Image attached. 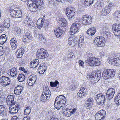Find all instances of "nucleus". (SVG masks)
<instances>
[{
    "label": "nucleus",
    "instance_id": "obj_1",
    "mask_svg": "<svg viewBox=\"0 0 120 120\" xmlns=\"http://www.w3.org/2000/svg\"><path fill=\"white\" fill-rule=\"evenodd\" d=\"M66 100L65 97L63 95L58 96L56 98L55 101L54 102V106L55 108L58 110L60 109L63 107L62 111H65V108L63 107L64 104L66 103Z\"/></svg>",
    "mask_w": 120,
    "mask_h": 120
},
{
    "label": "nucleus",
    "instance_id": "obj_2",
    "mask_svg": "<svg viewBox=\"0 0 120 120\" xmlns=\"http://www.w3.org/2000/svg\"><path fill=\"white\" fill-rule=\"evenodd\" d=\"M93 55L92 53H89L87 56V61L89 64L93 66H98L100 64V61L98 58L93 57Z\"/></svg>",
    "mask_w": 120,
    "mask_h": 120
},
{
    "label": "nucleus",
    "instance_id": "obj_3",
    "mask_svg": "<svg viewBox=\"0 0 120 120\" xmlns=\"http://www.w3.org/2000/svg\"><path fill=\"white\" fill-rule=\"evenodd\" d=\"M109 63L112 65H117L120 64V54H113L109 57Z\"/></svg>",
    "mask_w": 120,
    "mask_h": 120
},
{
    "label": "nucleus",
    "instance_id": "obj_4",
    "mask_svg": "<svg viewBox=\"0 0 120 120\" xmlns=\"http://www.w3.org/2000/svg\"><path fill=\"white\" fill-rule=\"evenodd\" d=\"M42 0H37L34 1L32 5L29 7V8L30 10L32 12H35L37 11L38 9H39L42 6Z\"/></svg>",
    "mask_w": 120,
    "mask_h": 120
},
{
    "label": "nucleus",
    "instance_id": "obj_5",
    "mask_svg": "<svg viewBox=\"0 0 120 120\" xmlns=\"http://www.w3.org/2000/svg\"><path fill=\"white\" fill-rule=\"evenodd\" d=\"M10 14L11 16L13 18H18L22 16V12L19 9L14 6H11L10 8Z\"/></svg>",
    "mask_w": 120,
    "mask_h": 120
},
{
    "label": "nucleus",
    "instance_id": "obj_6",
    "mask_svg": "<svg viewBox=\"0 0 120 120\" xmlns=\"http://www.w3.org/2000/svg\"><path fill=\"white\" fill-rule=\"evenodd\" d=\"M105 42V39L102 36H98L95 38L94 41V44L98 47L104 46Z\"/></svg>",
    "mask_w": 120,
    "mask_h": 120
},
{
    "label": "nucleus",
    "instance_id": "obj_7",
    "mask_svg": "<svg viewBox=\"0 0 120 120\" xmlns=\"http://www.w3.org/2000/svg\"><path fill=\"white\" fill-rule=\"evenodd\" d=\"M115 71L113 69L105 70L102 74V76L105 79H107L113 77L115 74Z\"/></svg>",
    "mask_w": 120,
    "mask_h": 120
},
{
    "label": "nucleus",
    "instance_id": "obj_8",
    "mask_svg": "<svg viewBox=\"0 0 120 120\" xmlns=\"http://www.w3.org/2000/svg\"><path fill=\"white\" fill-rule=\"evenodd\" d=\"M49 54L47 50L42 48L38 50L37 52V56L40 59H44L48 57Z\"/></svg>",
    "mask_w": 120,
    "mask_h": 120
},
{
    "label": "nucleus",
    "instance_id": "obj_9",
    "mask_svg": "<svg viewBox=\"0 0 120 120\" xmlns=\"http://www.w3.org/2000/svg\"><path fill=\"white\" fill-rule=\"evenodd\" d=\"M49 24V21L45 19L39 18L37 21V25L38 28L40 29L43 26V25H45V26H47V28Z\"/></svg>",
    "mask_w": 120,
    "mask_h": 120
},
{
    "label": "nucleus",
    "instance_id": "obj_10",
    "mask_svg": "<svg viewBox=\"0 0 120 120\" xmlns=\"http://www.w3.org/2000/svg\"><path fill=\"white\" fill-rule=\"evenodd\" d=\"M96 100L98 104L102 105L105 102V96L101 94H98L96 96Z\"/></svg>",
    "mask_w": 120,
    "mask_h": 120
},
{
    "label": "nucleus",
    "instance_id": "obj_11",
    "mask_svg": "<svg viewBox=\"0 0 120 120\" xmlns=\"http://www.w3.org/2000/svg\"><path fill=\"white\" fill-rule=\"evenodd\" d=\"M66 15L69 19H74L76 14L75 9L73 7L68 8L66 9Z\"/></svg>",
    "mask_w": 120,
    "mask_h": 120
},
{
    "label": "nucleus",
    "instance_id": "obj_12",
    "mask_svg": "<svg viewBox=\"0 0 120 120\" xmlns=\"http://www.w3.org/2000/svg\"><path fill=\"white\" fill-rule=\"evenodd\" d=\"M101 33L102 35L108 37H109L111 35L109 30L106 26V24L105 23L103 24V26L101 27Z\"/></svg>",
    "mask_w": 120,
    "mask_h": 120
},
{
    "label": "nucleus",
    "instance_id": "obj_13",
    "mask_svg": "<svg viewBox=\"0 0 120 120\" xmlns=\"http://www.w3.org/2000/svg\"><path fill=\"white\" fill-rule=\"evenodd\" d=\"M81 19L82 23L84 25H89L92 22V18L89 15H83Z\"/></svg>",
    "mask_w": 120,
    "mask_h": 120
},
{
    "label": "nucleus",
    "instance_id": "obj_14",
    "mask_svg": "<svg viewBox=\"0 0 120 120\" xmlns=\"http://www.w3.org/2000/svg\"><path fill=\"white\" fill-rule=\"evenodd\" d=\"M79 25L75 22L72 24L70 28V34L71 35H73L76 33L78 31L79 28Z\"/></svg>",
    "mask_w": 120,
    "mask_h": 120
},
{
    "label": "nucleus",
    "instance_id": "obj_15",
    "mask_svg": "<svg viewBox=\"0 0 120 120\" xmlns=\"http://www.w3.org/2000/svg\"><path fill=\"white\" fill-rule=\"evenodd\" d=\"M106 115L105 111L103 110L99 111L95 115V118L97 120H103L105 118Z\"/></svg>",
    "mask_w": 120,
    "mask_h": 120
},
{
    "label": "nucleus",
    "instance_id": "obj_16",
    "mask_svg": "<svg viewBox=\"0 0 120 120\" xmlns=\"http://www.w3.org/2000/svg\"><path fill=\"white\" fill-rule=\"evenodd\" d=\"M115 90L114 88L109 89L107 91L105 96L108 100L112 99L115 93Z\"/></svg>",
    "mask_w": 120,
    "mask_h": 120
},
{
    "label": "nucleus",
    "instance_id": "obj_17",
    "mask_svg": "<svg viewBox=\"0 0 120 120\" xmlns=\"http://www.w3.org/2000/svg\"><path fill=\"white\" fill-rule=\"evenodd\" d=\"M36 80V76L35 75H31L27 80V83L30 86L33 85L35 83Z\"/></svg>",
    "mask_w": 120,
    "mask_h": 120
},
{
    "label": "nucleus",
    "instance_id": "obj_18",
    "mask_svg": "<svg viewBox=\"0 0 120 120\" xmlns=\"http://www.w3.org/2000/svg\"><path fill=\"white\" fill-rule=\"evenodd\" d=\"M0 80L4 85L7 86L10 83V80L8 77L5 76L1 77L0 78Z\"/></svg>",
    "mask_w": 120,
    "mask_h": 120
},
{
    "label": "nucleus",
    "instance_id": "obj_19",
    "mask_svg": "<svg viewBox=\"0 0 120 120\" xmlns=\"http://www.w3.org/2000/svg\"><path fill=\"white\" fill-rule=\"evenodd\" d=\"M101 72L99 70H97L96 71H93L91 73L90 77L92 78L97 77L96 79L98 81L101 77Z\"/></svg>",
    "mask_w": 120,
    "mask_h": 120
},
{
    "label": "nucleus",
    "instance_id": "obj_20",
    "mask_svg": "<svg viewBox=\"0 0 120 120\" xmlns=\"http://www.w3.org/2000/svg\"><path fill=\"white\" fill-rule=\"evenodd\" d=\"M94 101L93 99L90 98H88L85 102V107L87 109H89L91 108L93 105Z\"/></svg>",
    "mask_w": 120,
    "mask_h": 120
},
{
    "label": "nucleus",
    "instance_id": "obj_21",
    "mask_svg": "<svg viewBox=\"0 0 120 120\" xmlns=\"http://www.w3.org/2000/svg\"><path fill=\"white\" fill-rule=\"evenodd\" d=\"M23 87L22 86L18 85L14 89V93L16 95H20L22 90Z\"/></svg>",
    "mask_w": 120,
    "mask_h": 120
},
{
    "label": "nucleus",
    "instance_id": "obj_22",
    "mask_svg": "<svg viewBox=\"0 0 120 120\" xmlns=\"http://www.w3.org/2000/svg\"><path fill=\"white\" fill-rule=\"evenodd\" d=\"M46 66L43 64H42L39 66L38 70V71L40 74H43L46 70Z\"/></svg>",
    "mask_w": 120,
    "mask_h": 120
},
{
    "label": "nucleus",
    "instance_id": "obj_23",
    "mask_svg": "<svg viewBox=\"0 0 120 120\" xmlns=\"http://www.w3.org/2000/svg\"><path fill=\"white\" fill-rule=\"evenodd\" d=\"M7 112L4 105H0V116H5L7 114Z\"/></svg>",
    "mask_w": 120,
    "mask_h": 120
},
{
    "label": "nucleus",
    "instance_id": "obj_24",
    "mask_svg": "<svg viewBox=\"0 0 120 120\" xmlns=\"http://www.w3.org/2000/svg\"><path fill=\"white\" fill-rule=\"evenodd\" d=\"M32 36L30 33L27 32L25 33L24 36L23 41L25 42H28L31 39Z\"/></svg>",
    "mask_w": 120,
    "mask_h": 120
},
{
    "label": "nucleus",
    "instance_id": "obj_25",
    "mask_svg": "<svg viewBox=\"0 0 120 120\" xmlns=\"http://www.w3.org/2000/svg\"><path fill=\"white\" fill-rule=\"evenodd\" d=\"M42 93L44 95L46 94H48V96H47V97L48 98V99H49L50 98L51 93L50 90L49 89V88L47 86H45L43 87V92H42Z\"/></svg>",
    "mask_w": 120,
    "mask_h": 120
},
{
    "label": "nucleus",
    "instance_id": "obj_26",
    "mask_svg": "<svg viewBox=\"0 0 120 120\" xmlns=\"http://www.w3.org/2000/svg\"><path fill=\"white\" fill-rule=\"evenodd\" d=\"M19 109L10 105L9 108V113L12 115L16 114L18 112Z\"/></svg>",
    "mask_w": 120,
    "mask_h": 120
},
{
    "label": "nucleus",
    "instance_id": "obj_27",
    "mask_svg": "<svg viewBox=\"0 0 120 120\" xmlns=\"http://www.w3.org/2000/svg\"><path fill=\"white\" fill-rule=\"evenodd\" d=\"M86 37L83 36V35H80L79 39L78 42V47H81L84 41V39H86Z\"/></svg>",
    "mask_w": 120,
    "mask_h": 120
},
{
    "label": "nucleus",
    "instance_id": "obj_28",
    "mask_svg": "<svg viewBox=\"0 0 120 120\" xmlns=\"http://www.w3.org/2000/svg\"><path fill=\"white\" fill-rule=\"evenodd\" d=\"M8 73H10L11 76L13 77H15L16 76L17 71L16 69L15 68H11L9 71L8 72Z\"/></svg>",
    "mask_w": 120,
    "mask_h": 120
},
{
    "label": "nucleus",
    "instance_id": "obj_29",
    "mask_svg": "<svg viewBox=\"0 0 120 120\" xmlns=\"http://www.w3.org/2000/svg\"><path fill=\"white\" fill-rule=\"evenodd\" d=\"M54 32L57 38L61 36L62 34V31L59 28H56L54 30Z\"/></svg>",
    "mask_w": 120,
    "mask_h": 120
},
{
    "label": "nucleus",
    "instance_id": "obj_30",
    "mask_svg": "<svg viewBox=\"0 0 120 120\" xmlns=\"http://www.w3.org/2000/svg\"><path fill=\"white\" fill-rule=\"evenodd\" d=\"M95 29L94 28H92L87 30L86 33L89 36H92L95 34Z\"/></svg>",
    "mask_w": 120,
    "mask_h": 120
},
{
    "label": "nucleus",
    "instance_id": "obj_31",
    "mask_svg": "<svg viewBox=\"0 0 120 120\" xmlns=\"http://www.w3.org/2000/svg\"><path fill=\"white\" fill-rule=\"evenodd\" d=\"M7 41L6 35L4 34L1 35L0 36V44H3Z\"/></svg>",
    "mask_w": 120,
    "mask_h": 120
},
{
    "label": "nucleus",
    "instance_id": "obj_32",
    "mask_svg": "<svg viewBox=\"0 0 120 120\" xmlns=\"http://www.w3.org/2000/svg\"><path fill=\"white\" fill-rule=\"evenodd\" d=\"M113 7L112 3H111L109 4L108 6L105 7L104 8L108 14L110 12L111 9L113 8Z\"/></svg>",
    "mask_w": 120,
    "mask_h": 120
},
{
    "label": "nucleus",
    "instance_id": "obj_33",
    "mask_svg": "<svg viewBox=\"0 0 120 120\" xmlns=\"http://www.w3.org/2000/svg\"><path fill=\"white\" fill-rule=\"evenodd\" d=\"M14 97L13 95H8L6 98L7 102L9 103H13L14 102Z\"/></svg>",
    "mask_w": 120,
    "mask_h": 120
},
{
    "label": "nucleus",
    "instance_id": "obj_34",
    "mask_svg": "<svg viewBox=\"0 0 120 120\" xmlns=\"http://www.w3.org/2000/svg\"><path fill=\"white\" fill-rule=\"evenodd\" d=\"M10 22L9 20L7 19L4 20V21L3 24V26L4 27L6 28H9L10 26Z\"/></svg>",
    "mask_w": 120,
    "mask_h": 120
},
{
    "label": "nucleus",
    "instance_id": "obj_35",
    "mask_svg": "<svg viewBox=\"0 0 120 120\" xmlns=\"http://www.w3.org/2000/svg\"><path fill=\"white\" fill-rule=\"evenodd\" d=\"M103 2L102 0H98L94 6L96 8H97L101 7L103 4Z\"/></svg>",
    "mask_w": 120,
    "mask_h": 120
},
{
    "label": "nucleus",
    "instance_id": "obj_36",
    "mask_svg": "<svg viewBox=\"0 0 120 120\" xmlns=\"http://www.w3.org/2000/svg\"><path fill=\"white\" fill-rule=\"evenodd\" d=\"M86 95V93L82 92L81 91L79 90L77 94V97L78 98H82L85 96Z\"/></svg>",
    "mask_w": 120,
    "mask_h": 120
},
{
    "label": "nucleus",
    "instance_id": "obj_37",
    "mask_svg": "<svg viewBox=\"0 0 120 120\" xmlns=\"http://www.w3.org/2000/svg\"><path fill=\"white\" fill-rule=\"evenodd\" d=\"M11 104V106H13V107H15V108H17L18 109H20V104L18 102L14 101Z\"/></svg>",
    "mask_w": 120,
    "mask_h": 120
},
{
    "label": "nucleus",
    "instance_id": "obj_38",
    "mask_svg": "<svg viewBox=\"0 0 120 120\" xmlns=\"http://www.w3.org/2000/svg\"><path fill=\"white\" fill-rule=\"evenodd\" d=\"M25 78L24 75L23 74H21L19 75L18 79L19 82H21L24 80Z\"/></svg>",
    "mask_w": 120,
    "mask_h": 120
},
{
    "label": "nucleus",
    "instance_id": "obj_39",
    "mask_svg": "<svg viewBox=\"0 0 120 120\" xmlns=\"http://www.w3.org/2000/svg\"><path fill=\"white\" fill-rule=\"evenodd\" d=\"M48 98L46 97L45 95L42 93L40 97V100L42 102H44L46 101L47 100H48L49 99H48Z\"/></svg>",
    "mask_w": 120,
    "mask_h": 120
},
{
    "label": "nucleus",
    "instance_id": "obj_40",
    "mask_svg": "<svg viewBox=\"0 0 120 120\" xmlns=\"http://www.w3.org/2000/svg\"><path fill=\"white\" fill-rule=\"evenodd\" d=\"M94 0H86L84 2L85 5V6H89L91 4H92Z\"/></svg>",
    "mask_w": 120,
    "mask_h": 120
},
{
    "label": "nucleus",
    "instance_id": "obj_41",
    "mask_svg": "<svg viewBox=\"0 0 120 120\" xmlns=\"http://www.w3.org/2000/svg\"><path fill=\"white\" fill-rule=\"evenodd\" d=\"M31 109L29 107H27L25 108L24 114L25 115H28L30 113Z\"/></svg>",
    "mask_w": 120,
    "mask_h": 120
},
{
    "label": "nucleus",
    "instance_id": "obj_42",
    "mask_svg": "<svg viewBox=\"0 0 120 120\" xmlns=\"http://www.w3.org/2000/svg\"><path fill=\"white\" fill-rule=\"evenodd\" d=\"M113 33L115 36H118V37H120V29L112 30Z\"/></svg>",
    "mask_w": 120,
    "mask_h": 120
},
{
    "label": "nucleus",
    "instance_id": "obj_43",
    "mask_svg": "<svg viewBox=\"0 0 120 120\" xmlns=\"http://www.w3.org/2000/svg\"><path fill=\"white\" fill-rule=\"evenodd\" d=\"M28 26L31 29H34L36 27L34 23L32 20H30L28 24Z\"/></svg>",
    "mask_w": 120,
    "mask_h": 120
},
{
    "label": "nucleus",
    "instance_id": "obj_44",
    "mask_svg": "<svg viewBox=\"0 0 120 120\" xmlns=\"http://www.w3.org/2000/svg\"><path fill=\"white\" fill-rule=\"evenodd\" d=\"M112 30L120 29V24L116 23L113 24L112 26Z\"/></svg>",
    "mask_w": 120,
    "mask_h": 120
},
{
    "label": "nucleus",
    "instance_id": "obj_45",
    "mask_svg": "<svg viewBox=\"0 0 120 120\" xmlns=\"http://www.w3.org/2000/svg\"><path fill=\"white\" fill-rule=\"evenodd\" d=\"M50 85L51 87L56 86L57 84H59V82L57 80H56L55 82H50Z\"/></svg>",
    "mask_w": 120,
    "mask_h": 120
},
{
    "label": "nucleus",
    "instance_id": "obj_46",
    "mask_svg": "<svg viewBox=\"0 0 120 120\" xmlns=\"http://www.w3.org/2000/svg\"><path fill=\"white\" fill-rule=\"evenodd\" d=\"M60 21V22H61V24L62 26H64L66 25L67 21L64 18H61Z\"/></svg>",
    "mask_w": 120,
    "mask_h": 120
},
{
    "label": "nucleus",
    "instance_id": "obj_47",
    "mask_svg": "<svg viewBox=\"0 0 120 120\" xmlns=\"http://www.w3.org/2000/svg\"><path fill=\"white\" fill-rule=\"evenodd\" d=\"M43 35V34H39V40H40L41 41L44 42L45 41L46 39L45 38H44Z\"/></svg>",
    "mask_w": 120,
    "mask_h": 120
},
{
    "label": "nucleus",
    "instance_id": "obj_48",
    "mask_svg": "<svg viewBox=\"0 0 120 120\" xmlns=\"http://www.w3.org/2000/svg\"><path fill=\"white\" fill-rule=\"evenodd\" d=\"M34 67L35 68L38 66L39 63V60L38 59H36L34 60Z\"/></svg>",
    "mask_w": 120,
    "mask_h": 120
},
{
    "label": "nucleus",
    "instance_id": "obj_49",
    "mask_svg": "<svg viewBox=\"0 0 120 120\" xmlns=\"http://www.w3.org/2000/svg\"><path fill=\"white\" fill-rule=\"evenodd\" d=\"M63 114L67 117L70 116L71 115L70 111H69L68 112L66 111L63 112Z\"/></svg>",
    "mask_w": 120,
    "mask_h": 120
},
{
    "label": "nucleus",
    "instance_id": "obj_50",
    "mask_svg": "<svg viewBox=\"0 0 120 120\" xmlns=\"http://www.w3.org/2000/svg\"><path fill=\"white\" fill-rule=\"evenodd\" d=\"M30 21V20H29V19L27 18L25 19L23 22V24L25 26L27 25H28Z\"/></svg>",
    "mask_w": 120,
    "mask_h": 120
},
{
    "label": "nucleus",
    "instance_id": "obj_51",
    "mask_svg": "<svg viewBox=\"0 0 120 120\" xmlns=\"http://www.w3.org/2000/svg\"><path fill=\"white\" fill-rule=\"evenodd\" d=\"M16 52H18L19 53L23 54L24 52V50L22 48H19Z\"/></svg>",
    "mask_w": 120,
    "mask_h": 120
},
{
    "label": "nucleus",
    "instance_id": "obj_52",
    "mask_svg": "<svg viewBox=\"0 0 120 120\" xmlns=\"http://www.w3.org/2000/svg\"><path fill=\"white\" fill-rule=\"evenodd\" d=\"M11 47L12 49L13 50H15L17 48L18 46V44L15 43L13 44V43H10Z\"/></svg>",
    "mask_w": 120,
    "mask_h": 120
},
{
    "label": "nucleus",
    "instance_id": "obj_53",
    "mask_svg": "<svg viewBox=\"0 0 120 120\" xmlns=\"http://www.w3.org/2000/svg\"><path fill=\"white\" fill-rule=\"evenodd\" d=\"M10 43H13L14 44L15 43L18 44L16 39L15 38H12L10 41Z\"/></svg>",
    "mask_w": 120,
    "mask_h": 120
},
{
    "label": "nucleus",
    "instance_id": "obj_54",
    "mask_svg": "<svg viewBox=\"0 0 120 120\" xmlns=\"http://www.w3.org/2000/svg\"><path fill=\"white\" fill-rule=\"evenodd\" d=\"M114 102L116 104L119 105L120 104V98H116V97L115 98L114 100Z\"/></svg>",
    "mask_w": 120,
    "mask_h": 120
},
{
    "label": "nucleus",
    "instance_id": "obj_55",
    "mask_svg": "<svg viewBox=\"0 0 120 120\" xmlns=\"http://www.w3.org/2000/svg\"><path fill=\"white\" fill-rule=\"evenodd\" d=\"M108 14L104 8L101 11V14L102 16H106Z\"/></svg>",
    "mask_w": 120,
    "mask_h": 120
},
{
    "label": "nucleus",
    "instance_id": "obj_56",
    "mask_svg": "<svg viewBox=\"0 0 120 120\" xmlns=\"http://www.w3.org/2000/svg\"><path fill=\"white\" fill-rule=\"evenodd\" d=\"M73 37H71L69 38L68 39V43L69 45L72 44V41L73 40Z\"/></svg>",
    "mask_w": 120,
    "mask_h": 120
},
{
    "label": "nucleus",
    "instance_id": "obj_57",
    "mask_svg": "<svg viewBox=\"0 0 120 120\" xmlns=\"http://www.w3.org/2000/svg\"><path fill=\"white\" fill-rule=\"evenodd\" d=\"M27 0L28 1L27 3V5L29 7L32 5V3L34 2V1L33 0Z\"/></svg>",
    "mask_w": 120,
    "mask_h": 120
},
{
    "label": "nucleus",
    "instance_id": "obj_58",
    "mask_svg": "<svg viewBox=\"0 0 120 120\" xmlns=\"http://www.w3.org/2000/svg\"><path fill=\"white\" fill-rule=\"evenodd\" d=\"M15 18V20L18 22H21L23 19L22 16V17H18V18Z\"/></svg>",
    "mask_w": 120,
    "mask_h": 120
},
{
    "label": "nucleus",
    "instance_id": "obj_59",
    "mask_svg": "<svg viewBox=\"0 0 120 120\" xmlns=\"http://www.w3.org/2000/svg\"><path fill=\"white\" fill-rule=\"evenodd\" d=\"M114 14L117 17L119 18V17L120 16V11H116L115 12Z\"/></svg>",
    "mask_w": 120,
    "mask_h": 120
},
{
    "label": "nucleus",
    "instance_id": "obj_60",
    "mask_svg": "<svg viewBox=\"0 0 120 120\" xmlns=\"http://www.w3.org/2000/svg\"><path fill=\"white\" fill-rule=\"evenodd\" d=\"M23 55V54L19 53L18 52H16V55L18 58H21L22 57Z\"/></svg>",
    "mask_w": 120,
    "mask_h": 120
},
{
    "label": "nucleus",
    "instance_id": "obj_61",
    "mask_svg": "<svg viewBox=\"0 0 120 120\" xmlns=\"http://www.w3.org/2000/svg\"><path fill=\"white\" fill-rule=\"evenodd\" d=\"M78 40V39L77 38H73V40L72 41V44H76L78 42H77V41Z\"/></svg>",
    "mask_w": 120,
    "mask_h": 120
},
{
    "label": "nucleus",
    "instance_id": "obj_62",
    "mask_svg": "<svg viewBox=\"0 0 120 120\" xmlns=\"http://www.w3.org/2000/svg\"><path fill=\"white\" fill-rule=\"evenodd\" d=\"M3 49V47L2 46H0V56H2L4 54Z\"/></svg>",
    "mask_w": 120,
    "mask_h": 120
},
{
    "label": "nucleus",
    "instance_id": "obj_63",
    "mask_svg": "<svg viewBox=\"0 0 120 120\" xmlns=\"http://www.w3.org/2000/svg\"><path fill=\"white\" fill-rule=\"evenodd\" d=\"M74 54L72 52H71L69 53L68 55V57L71 59L74 57Z\"/></svg>",
    "mask_w": 120,
    "mask_h": 120
},
{
    "label": "nucleus",
    "instance_id": "obj_64",
    "mask_svg": "<svg viewBox=\"0 0 120 120\" xmlns=\"http://www.w3.org/2000/svg\"><path fill=\"white\" fill-rule=\"evenodd\" d=\"M19 70L20 71H22L24 72L25 73H27V71L26 69H25L23 67H20L19 68Z\"/></svg>",
    "mask_w": 120,
    "mask_h": 120
}]
</instances>
